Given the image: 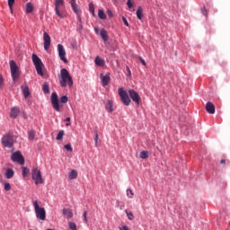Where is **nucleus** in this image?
I'll use <instances>...</instances> for the list:
<instances>
[{"mask_svg":"<svg viewBox=\"0 0 230 230\" xmlns=\"http://www.w3.org/2000/svg\"><path fill=\"white\" fill-rule=\"evenodd\" d=\"M59 84L62 87H73V77L69 75V72L66 68H62L60 71Z\"/></svg>","mask_w":230,"mask_h":230,"instance_id":"nucleus-2","label":"nucleus"},{"mask_svg":"<svg viewBox=\"0 0 230 230\" xmlns=\"http://www.w3.org/2000/svg\"><path fill=\"white\" fill-rule=\"evenodd\" d=\"M119 96L123 103V105H126V107H128L130 105V97H128V93L125 91L123 88H119Z\"/></svg>","mask_w":230,"mask_h":230,"instance_id":"nucleus-8","label":"nucleus"},{"mask_svg":"<svg viewBox=\"0 0 230 230\" xmlns=\"http://www.w3.org/2000/svg\"><path fill=\"white\" fill-rule=\"evenodd\" d=\"M110 82H111V75L109 74L102 77V84L103 87H106V85H109Z\"/></svg>","mask_w":230,"mask_h":230,"instance_id":"nucleus-16","label":"nucleus"},{"mask_svg":"<svg viewBox=\"0 0 230 230\" xmlns=\"http://www.w3.org/2000/svg\"><path fill=\"white\" fill-rule=\"evenodd\" d=\"M94 141H95V146H98V131H95V138H94Z\"/></svg>","mask_w":230,"mask_h":230,"instance_id":"nucleus-42","label":"nucleus"},{"mask_svg":"<svg viewBox=\"0 0 230 230\" xmlns=\"http://www.w3.org/2000/svg\"><path fill=\"white\" fill-rule=\"evenodd\" d=\"M140 158L141 159H148V151H142L140 153Z\"/></svg>","mask_w":230,"mask_h":230,"instance_id":"nucleus-32","label":"nucleus"},{"mask_svg":"<svg viewBox=\"0 0 230 230\" xmlns=\"http://www.w3.org/2000/svg\"><path fill=\"white\" fill-rule=\"evenodd\" d=\"M10 116L13 119L17 118V116H19V109L18 108H13L11 110Z\"/></svg>","mask_w":230,"mask_h":230,"instance_id":"nucleus-23","label":"nucleus"},{"mask_svg":"<svg viewBox=\"0 0 230 230\" xmlns=\"http://www.w3.org/2000/svg\"><path fill=\"white\" fill-rule=\"evenodd\" d=\"M17 137L13 134V132L5 133L1 138V145L4 148H13V144Z\"/></svg>","mask_w":230,"mask_h":230,"instance_id":"nucleus-1","label":"nucleus"},{"mask_svg":"<svg viewBox=\"0 0 230 230\" xmlns=\"http://www.w3.org/2000/svg\"><path fill=\"white\" fill-rule=\"evenodd\" d=\"M70 4L72 6L73 12L76 13V15H80V9L78 8V5L76 4V0H70Z\"/></svg>","mask_w":230,"mask_h":230,"instance_id":"nucleus-15","label":"nucleus"},{"mask_svg":"<svg viewBox=\"0 0 230 230\" xmlns=\"http://www.w3.org/2000/svg\"><path fill=\"white\" fill-rule=\"evenodd\" d=\"M98 16L100 19H107V15L105 14V12H103V10H99L98 11Z\"/></svg>","mask_w":230,"mask_h":230,"instance_id":"nucleus-29","label":"nucleus"},{"mask_svg":"<svg viewBox=\"0 0 230 230\" xmlns=\"http://www.w3.org/2000/svg\"><path fill=\"white\" fill-rule=\"evenodd\" d=\"M25 8H26V13H31L33 12V4L27 3L25 5Z\"/></svg>","mask_w":230,"mask_h":230,"instance_id":"nucleus-24","label":"nucleus"},{"mask_svg":"<svg viewBox=\"0 0 230 230\" xmlns=\"http://www.w3.org/2000/svg\"><path fill=\"white\" fill-rule=\"evenodd\" d=\"M12 161L13 163H18V164H24V156L21 154V151H16L11 155Z\"/></svg>","mask_w":230,"mask_h":230,"instance_id":"nucleus-9","label":"nucleus"},{"mask_svg":"<svg viewBox=\"0 0 230 230\" xmlns=\"http://www.w3.org/2000/svg\"><path fill=\"white\" fill-rule=\"evenodd\" d=\"M50 100H51L53 109L55 111H57L58 112H59L60 111V104L58 102V95L57 94V93H52Z\"/></svg>","mask_w":230,"mask_h":230,"instance_id":"nucleus-10","label":"nucleus"},{"mask_svg":"<svg viewBox=\"0 0 230 230\" xmlns=\"http://www.w3.org/2000/svg\"><path fill=\"white\" fill-rule=\"evenodd\" d=\"M129 98H131L132 102H136L137 105L141 103V97L139 93L132 89L128 90Z\"/></svg>","mask_w":230,"mask_h":230,"instance_id":"nucleus-11","label":"nucleus"},{"mask_svg":"<svg viewBox=\"0 0 230 230\" xmlns=\"http://www.w3.org/2000/svg\"><path fill=\"white\" fill-rule=\"evenodd\" d=\"M127 5H128V8H132V1L131 0H128Z\"/></svg>","mask_w":230,"mask_h":230,"instance_id":"nucleus-48","label":"nucleus"},{"mask_svg":"<svg viewBox=\"0 0 230 230\" xmlns=\"http://www.w3.org/2000/svg\"><path fill=\"white\" fill-rule=\"evenodd\" d=\"M127 197H128V199H134V191L132 189L127 190Z\"/></svg>","mask_w":230,"mask_h":230,"instance_id":"nucleus-31","label":"nucleus"},{"mask_svg":"<svg viewBox=\"0 0 230 230\" xmlns=\"http://www.w3.org/2000/svg\"><path fill=\"white\" fill-rule=\"evenodd\" d=\"M65 121H66L67 123L66 124V127H71V118H66V119H65Z\"/></svg>","mask_w":230,"mask_h":230,"instance_id":"nucleus-41","label":"nucleus"},{"mask_svg":"<svg viewBox=\"0 0 230 230\" xmlns=\"http://www.w3.org/2000/svg\"><path fill=\"white\" fill-rule=\"evenodd\" d=\"M56 139H57L58 141H62V139H64V130H60V131L58 133V136H57Z\"/></svg>","mask_w":230,"mask_h":230,"instance_id":"nucleus-30","label":"nucleus"},{"mask_svg":"<svg viewBox=\"0 0 230 230\" xmlns=\"http://www.w3.org/2000/svg\"><path fill=\"white\" fill-rule=\"evenodd\" d=\"M58 53L60 60H62V62H65V64H67V58H66V49H64V45H58Z\"/></svg>","mask_w":230,"mask_h":230,"instance_id":"nucleus-12","label":"nucleus"},{"mask_svg":"<svg viewBox=\"0 0 230 230\" xmlns=\"http://www.w3.org/2000/svg\"><path fill=\"white\" fill-rule=\"evenodd\" d=\"M83 217H84V222H87V211H84V212Z\"/></svg>","mask_w":230,"mask_h":230,"instance_id":"nucleus-47","label":"nucleus"},{"mask_svg":"<svg viewBox=\"0 0 230 230\" xmlns=\"http://www.w3.org/2000/svg\"><path fill=\"white\" fill-rule=\"evenodd\" d=\"M100 35L104 42H107L109 40V34L107 33V31H105V29L101 30Z\"/></svg>","mask_w":230,"mask_h":230,"instance_id":"nucleus-19","label":"nucleus"},{"mask_svg":"<svg viewBox=\"0 0 230 230\" xmlns=\"http://www.w3.org/2000/svg\"><path fill=\"white\" fill-rule=\"evenodd\" d=\"M33 207H34V211L36 213V217L39 220H42V221L46 220V209L44 208H40L37 200L33 201Z\"/></svg>","mask_w":230,"mask_h":230,"instance_id":"nucleus-5","label":"nucleus"},{"mask_svg":"<svg viewBox=\"0 0 230 230\" xmlns=\"http://www.w3.org/2000/svg\"><path fill=\"white\" fill-rule=\"evenodd\" d=\"M137 17L140 21H141V19H143V8L138 7V9L137 10Z\"/></svg>","mask_w":230,"mask_h":230,"instance_id":"nucleus-27","label":"nucleus"},{"mask_svg":"<svg viewBox=\"0 0 230 230\" xmlns=\"http://www.w3.org/2000/svg\"><path fill=\"white\" fill-rule=\"evenodd\" d=\"M4 190L5 191H10V190H12V185H10V183H4Z\"/></svg>","mask_w":230,"mask_h":230,"instance_id":"nucleus-36","label":"nucleus"},{"mask_svg":"<svg viewBox=\"0 0 230 230\" xmlns=\"http://www.w3.org/2000/svg\"><path fill=\"white\" fill-rule=\"evenodd\" d=\"M42 89L45 94H49V84H48V83L43 84Z\"/></svg>","mask_w":230,"mask_h":230,"instance_id":"nucleus-28","label":"nucleus"},{"mask_svg":"<svg viewBox=\"0 0 230 230\" xmlns=\"http://www.w3.org/2000/svg\"><path fill=\"white\" fill-rule=\"evenodd\" d=\"M28 139L30 141H33V139H35V130H30L28 132Z\"/></svg>","mask_w":230,"mask_h":230,"instance_id":"nucleus-26","label":"nucleus"},{"mask_svg":"<svg viewBox=\"0 0 230 230\" xmlns=\"http://www.w3.org/2000/svg\"><path fill=\"white\" fill-rule=\"evenodd\" d=\"M77 19L79 22V27L82 29V17H80V14H77Z\"/></svg>","mask_w":230,"mask_h":230,"instance_id":"nucleus-44","label":"nucleus"},{"mask_svg":"<svg viewBox=\"0 0 230 230\" xmlns=\"http://www.w3.org/2000/svg\"><path fill=\"white\" fill-rule=\"evenodd\" d=\"M206 111L208 114H215V104L211 102H207Z\"/></svg>","mask_w":230,"mask_h":230,"instance_id":"nucleus-14","label":"nucleus"},{"mask_svg":"<svg viewBox=\"0 0 230 230\" xmlns=\"http://www.w3.org/2000/svg\"><path fill=\"white\" fill-rule=\"evenodd\" d=\"M63 215L69 220V218H73V210L69 208H63Z\"/></svg>","mask_w":230,"mask_h":230,"instance_id":"nucleus-17","label":"nucleus"},{"mask_svg":"<svg viewBox=\"0 0 230 230\" xmlns=\"http://www.w3.org/2000/svg\"><path fill=\"white\" fill-rule=\"evenodd\" d=\"M201 13H203V15H205V16H208V10H206V7H203L201 9Z\"/></svg>","mask_w":230,"mask_h":230,"instance_id":"nucleus-43","label":"nucleus"},{"mask_svg":"<svg viewBox=\"0 0 230 230\" xmlns=\"http://www.w3.org/2000/svg\"><path fill=\"white\" fill-rule=\"evenodd\" d=\"M22 90L24 98H28V96H30V88L28 87V85L26 84L22 85Z\"/></svg>","mask_w":230,"mask_h":230,"instance_id":"nucleus-20","label":"nucleus"},{"mask_svg":"<svg viewBox=\"0 0 230 230\" xmlns=\"http://www.w3.org/2000/svg\"><path fill=\"white\" fill-rule=\"evenodd\" d=\"M32 62L35 66L37 74L40 76H44V72H42V69L44 68V63H42V60L40 58H39V56H37V54H32Z\"/></svg>","mask_w":230,"mask_h":230,"instance_id":"nucleus-3","label":"nucleus"},{"mask_svg":"<svg viewBox=\"0 0 230 230\" xmlns=\"http://www.w3.org/2000/svg\"><path fill=\"white\" fill-rule=\"evenodd\" d=\"M60 102L61 103H67L68 102V99H67V96L64 95L60 98Z\"/></svg>","mask_w":230,"mask_h":230,"instance_id":"nucleus-38","label":"nucleus"},{"mask_svg":"<svg viewBox=\"0 0 230 230\" xmlns=\"http://www.w3.org/2000/svg\"><path fill=\"white\" fill-rule=\"evenodd\" d=\"M138 58H139L142 65L146 66V62L145 61V59H143V58L138 57Z\"/></svg>","mask_w":230,"mask_h":230,"instance_id":"nucleus-46","label":"nucleus"},{"mask_svg":"<svg viewBox=\"0 0 230 230\" xmlns=\"http://www.w3.org/2000/svg\"><path fill=\"white\" fill-rule=\"evenodd\" d=\"M54 4L56 15H58L59 19H64V17H66L64 11H62V6L65 4L64 0H55Z\"/></svg>","mask_w":230,"mask_h":230,"instance_id":"nucleus-7","label":"nucleus"},{"mask_svg":"<svg viewBox=\"0 0 230 230\" xmlns=\"http://www.w3.org/2000/svg\"><path fill=\"white\" fill-rule=\"evenodd\" d=\"M105 109L106 111H108V112H114V102L109 100L107 104L105 105Z\"/></svg>","mask_w":230,"mask_h":230,"instance_id":"nucleus-18","label":"nucleus"},{"mask_svg":"<svg viewBox=\"0 0 230 230\" xmlns=\"http://www.w3.org/2000/svg\"><path fill=\"white\" fill-rule=\"evenodd\" d=\"M122 21H123L125 26H128V22L127 21V18H125V16L122 17Z\"/></svg>","mask_w":230,"mask_h":230,"instance_id":"nucleus-45","label":"nucleus"},{"mask_svg":"<svg viewBox=\"0 0 230 230\" xmlns=\"http://www.w3.org/2000/svg\"><path fill=\"white\" fill-rule=\"evenodd\" d=\"M5 177L7 179H12L13 177V175H15V172H13V169H7L6 172H5Z\"/></svg>","mask_w":230,"mask_h":230,"instance_id":"nucleus-21","label":"nucleus"},{"mask_svg":"<svg viewBox=\"0 0 230 230\" xmlns=\"http://www.w3.org/2000/svg\"><path fill=\"white\" fill-rule=\"evenodd\" d=\"M89 11L91 13L94 14V4L93 3L89 4Z\"/></svg>","mask_w":230,"mask_h":230,"instance_id":"nucleus-37","label":"nucleus"},{"mask_svg":"<svg viewBox=\"0 0 230 230\" xmlns=\"http://www.w3.org/2000/svg\"><path fill=\"white\" fill-rule=\"evenodd\" d=\"M13 4H15V0H8V6L12 12V8H13Z\"/></svg>","mask_w":230,"mask_h":230,"instance_id":"nucleus-35","label":"nucleus"},{"mask_svg":"<svg viewBox=\"0 0 230 230\" xmlns=\"http://www.w3.org/2000/svg\"><path fill=\"white\" fill-rule=\"evenodd\" d=\"M4 84L3 75L0 74V89H3V84Z\"/></svg>","mask_w":230,"mask_h":230,"instance_id":"nucleus-40","label":"nucleus"},{"mask_svg":"<svg viewBox=\"0 0 230 230\" xmlns=\"http://www.w3.org/2000/svg\"><path fill=\"white\" fill-rule=\"evenodd\" d=\"M64 147H65L66 150H67L68 152H73V147L71 146L70 144L65 145Z\"/></svg>","mask_w":230,"mask_h":230,"instance_id":"nucleus-39","label":"nucleus"},{"mask_svg":"<svg viewBox=\"0 0 230 230\" xmlns=\"http://www.w3.org/2000/svg\"><path fill=\"white\" fill-rule=\"evenodd\" d=\"M9 64L12 79L13 82H17V80H19V77L21 76V70H19V66H17V63H15V61L11 60Z\"/></svg>","mask_w":230,"mask_h":230,"instance_id":"nucleus-4","label":"nucleus"},{"mask_svg":"<svg viewBox=\"0 0 230 230\" xmlns=\"http://www.w3.org/2000/svg\"><path fill=\"white\" fill-rule=\"evenodd\" d=\"M31 178H32V181H35L36 185L44 184V179H42V173L40 172V170H38L37 167H34L31 170Z\"/></svg>","mask_w":230,"mask_h":230,"instance_id":"nucleus-6","label":"nucleus"},{"mask_svg":"<svg viewBox=\"0 0 230 230\" xmlns=\"http://www.w3.org/2000/svg\"><path fill=\"white\" fill-rule=\"evenodd\" d=\"M30 173V169L28 167H22V177H26Z\"/></svg>","mask_w":230,"mask_h":230,"instance_id":"nucleus-34","label":"nucleus"},{"mask_svg":"<svg viewBox=\"0 0 230 230\" xmlns=\"http://www.w3.org/2000/svg\"><path fill=\"white\" fill-rule=\"evenodd\" d=\"M220 164H226V159H222V160L220 161Z\"/></svg>","mask_w":230,"mask_h":230,"instance_id":"nucleus-49","label":"nucleus"},{"mask_svg":"<svg viewBox=\"0 0 230 230\" xmlns=\"http://www.w3.org/2000/svg\"><path fill=\"white\" fill-rule=\"evenodd\" d=\"M43 44L45 51H49V48L51 47V37L48 32L43 33Z\"/></svg>","mask_w":230,"mask_h":230,"instance_id":"nucleus-13","label":"nucleus"},{"mask_svg":"<svg viewBox=\"0 0 230 230\" xmlns=\"http://www.w3.org/2000/svg\"><path fill=\"white\" fill-rule=\"evenodd\" d=\"M125 213H126L128 220H134V214H132V212H128V210H125Z\"/></svg>","mask_w":230,"mask_h":230,"instance_id":"nucleus-33","label":"nucleus"},{"mask_svg":"<svg viewBox=\"0 0 230 230\" xmlns=\"http://www.w3.org/2000/svg\"><path fill=\"white\" fill-rule=\"evenodd\" d=\"M78 177V172L76 170H72L68 175V179L70 181H73V179H76Z\"/></svg>","mask_w":230,"mask_h":230,"instance_id":"nucleus-22","label":"nucleus"},{"mask_svg":"<svg viewBox=\"0 0 230 230\" xmlns=\"http://www.w3.org/2000/svg\"><path fill=\"white\" fill-rule=\"evenodd\" d=\"M95 64H96V66H105V61L103 59H102L100 57H96Z\"/></svg>","mask_w":230,"mask_h":230,"instance_id":"nucleus-25","label":"nucleus"}]
</instances>
